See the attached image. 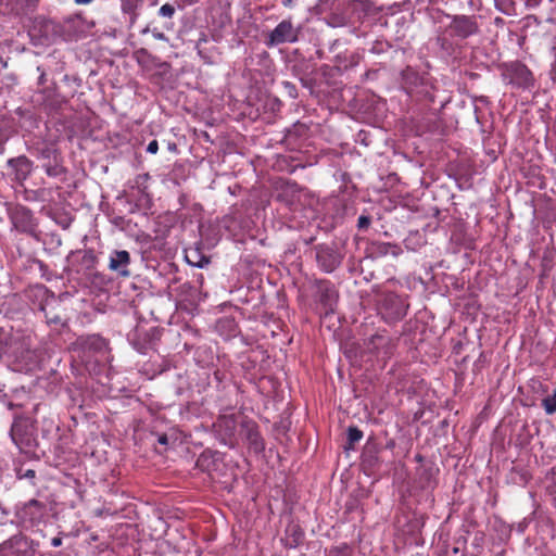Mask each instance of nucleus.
I'll return each instance as SVG.
<instances>
[{"mask_svg": "<svg viewBox=\"0 0 556 556\" xmlns=\"http://www.w3.org/2000/svg\"><path fill=\"white\" fill-rule=\"evenodd\" d=\"M39 544L33 539L18 533L0 544V556H36Z\"/></svg>", "mask_w": 556, "mask_h": 556, "instance_id": "obj_1", "label": "nucleus"}, {"mask_svg": "<svg viewBox=\"0 0 556 556\" xmlns=\"http://www.w3.org/2000/svg\"><path fill=\"white\" fill-rule=\"evenodd\" d=\"M301 28L293 25L290 18L282 20L264 39L267 48H274L283 43H295L299 41Z\"/></svg>", "mask_w": 556, "mask_h": 556, "instance_id": "obj_2", "label": "nucleus"}, {"mask_svg": "<svg viewBox=\"0 0 556 556\" xmlns=\"http://www.w3.org/2000/svg\"><path fill=\"white\" fill-rule=\"evenodd\" d=\"M46 505L37 500H29L22 506L16 507L15 517L18 525L24 529H30L43 521Z\"/></svg>", "mask_w": 556, "mask_h": 556, "instance_id": "obj_3", "label": "nucleus"}, {"mask_svg": "<svg viewBox=\"0 0 556 556\" xmlns=\"http://www.w3.org/2000/svg\"><path fill=\"white\" fill-rule=\"evenodd\" d=\"M450 20V24L446 27V31L450 36L459 39H466L479 31V25L477 17L473 15H451L446 14Z\"/></svg>", "mask_w": 556, "mask_h": 556, "instance_id": "obj_4", "label": "nucleus"}, {"mask_svg": "<svg viewBox=\"0 0 556 556\" xmlns=\"http://www.w3.org/2000/svg\"><path fill=\"white\" fill-rule=\"evenodd\" d=\"M503 79L515 88L527 89L533 85V77L529 68L515 62L506 66L503 72Z\"/></svg>", "mask_w": 556, "mask_h": 556, "instance_id": "obj_5", "label": "nucleus"}, {"mask_svg": "<svg viewBox=\"0 0 556 556\" xmlns=\"http://www.w3.org/2000/svg\"><path fill=\"white\" fill-rule=\"evenodd\" d=\"M407 307L401 296L390 293L382 301L381 314L388 323H395L406 315Z\"/></svg>", "mask_w": 556, "mask_h": 556, "instance_id": "obj_6", "label": "nucleus"}, {"mask_svg": "<svg viewBox=\"0 0 556 556\" xmlns=\"http://www.w3.org/2000/svg\"><path fill=\"white\" fill-rule=\"evenodd\" d=\"M316 261L318 266L326 273H332L342 262V256L338 250L328 244H318L315 247Z\"/></svg>", "mask_w": 556, "mask_h": 556, "instance_id": "obj_7", "label": "nucleus"}, {"mask_svg": "<svg viewBox=\"0 0 556 556\" xmlns=\"http://www.w3.org/2000/svg\"><path fill=\"white\" fill-rule=\"evenodd\" d=\"M366 348L368 352L376 354L382 359H387L392 355L395 344L390 336L377 333L368 340Z\"/></svg>", "mask_w": 556, "mask_h": 556, "instance_id": "obj_8", "label": "nucleus"}, {"mask_svg": "<svg viewBox=\"0 0 556 556\" xmlns=\"http://www.w3.org/2000/svg\"><path fill=\"white\" fill-rule=\"evenodd\" d=\"M236 418L233 416H222L215 422L216 432L225 445H232V438L236 433Z\"/></svg>", "mask_w": 556, "mask_h": 556, "instance_id": "obj_9", "label": "nucleus"}, {"mask_svg": "<svg viewBox=\"0 0 556 556\" xmlns=\"http://www.w3.org/2000/svg\"><path fill=\"white\" fill-rule=\"evenodd\" d=\"M130 254L125 250L113 251L110 255L109 269L118 273L123 277H129Z\"/></svg>", "mask_w": 556, "mask_h": 556, "instance_id": "obj_10", "label": "nucleus"}, {"mask_svg": "<svg viewBox=\"0 0 556 556\" xmlns=\"http://www.w3.org/2000/svg\"><path fill=\"white\" fill-rule=\"evenodd\" d=\"M8 165L13 169L14 178L18 182L26 180L33 169V162L25 155L10 159Z\"/></svg>", "mask_w": 556, "mask_h": 556, "instance_id": "obj_11", "label": "nucleus"}, {"mask_svg": "<svg viewBox=\"0 0 556 556\" xmlns=\"http://www.w3.org/2000/svg\"><path fill=\"white\" fill-rule=\"evenodd\" d=\"M12 220L14 227L22 232H30L36 226L31 212L26 207L17 208L12 216Z\"/></svg>", "mask_w": 556, "mask_h": 556, "instance_id": "obj_12", "label": "nucleus"}, {"mask_svg": "<svg viewBox=\"0 0 556 556\" xmlns=\"http://www.w3.org/2000/svg\"><path fill=\"white\" fill-rule=\"evenodd\" d=\"M76 344L83 350L91 352H101L106 349V341L99 334L79 337Z\"/></svg>", "mask_w": 556, "mask_h": 556, "instance_id": "obj_13", "label": "nucleus"}, {"mask_svg": "<svg viewBox=\"0 0 556 556\" xmlns=\"http://www.w3.org/2000/svg\"><path fill=\"white\" fill-rule=\"evenodd\" d=\"M46 174L49 177H60L66 173L65 167L62 165L61 159L47 161L42 165Z\"/></svg>", "mask_w": 556, "mask_h": 556, "instance_id": "obj_14", "label": "nucleus"}, {"mask_svg": "<svg viewBox=\"0 0 556 556\" xmlns=\"http://www.w3.org/2000/svg\"><path fill=\"white\" fill-rule=\"evenodd\" d=\"M38 157L46 162L61 159L58 150L52 144H45L42 148L38 149Z\"/></svg>", "mask_w": 556, "mask_h": 556, "instance_id": "obj_15", "label": "nucleus"}, {"mask_svg": "<svg viewBox=\"0 0 556 556\" xmlns=\"http://www.w3.org/2000/svg\"><path fill=\"white\" fill-rule=\"evenodd\" d=\"M363 432L356 427H350L348 429V446L345 448H353L354 444L361 441Z\"/></svg>", "mask_w": 556, "mask_h": 556, "instance_id": "obj_16", "label": "nucleus"}, {"mask_svg": "<svg viewBox=\"0 0 556 556\" xmlns=\"http://www.w3.org/2000/svg\"><path fill=\"white\" fill-rule=\"evenodd\" d=\"M45 317H46L47 324L50 326H54V327L64 326L63 317L56 312L45 309Z\"/></svg>", "mask_w": 556, "mask_h": 556, "instance_id": "obj_17", "label": "nucleus"}, {"mask_svg": "<svg viewBox=\"0 0 556 556\" xmlns=\"http://www.w3.org/2000/svg\"><path fill=\"white\" fill-rule=\"evenodd\" d=\"M542 406L547 415L556 413V388L552 395L542 400Z\"/></svg>", "mask_w": 556, "mask_h": 556, "instance_id": "obj_18", "label": "nucleus"}, {"mask_svg": "<svg viewBox=\"0 0 556 556\" xmlns=\"http://www.w3.org/2000/svg\"><path fill=\"white\" fill-rule=\"evenodd\" d=\"M248 439L250 441V444L253 445L256 451H261L264 448L260 433L255 429V427L250 428L249 433H248Z\"/></svg>", "mask_w": 556, "mask_h": 556, "instance_id": "obj_19", "label": "nucleus"}, {"mask_svg": "<svg viewBox=\"0 0 556 556\" xmlns=\"http://www.w3.org/2000/svg\"><path fill=\"white\" fill-rule=\"evenodd\" d=\"M156 441L160 445L164 446V451H166L174 445L176 437L168 433H159L156 434Z\"/></svg>", "mask_w": 556, "mask_h": 556, "instance_id": "obj_20", "label": "nucleus"}, {"mask_svg": "<svg viewBox=\"0 0 556 556\" xmlns=\"http://www.w3.org/2000/svg\"><path fill=\"white\" fill-rule=\"evenodd\" d=\"M121 2L124 13H132L138 8L140 0H121Z\"/></svg>", "mask_w": 556, "mask_h": 556, "instance_id": "obj_21", "label": "nucleus"}, {"mask_svg": "<svg viewBox=\"0 0 556 556\" xmlns=\"http://www.w3.org/2000/svg\"><path fill=\"white\" fill-rule=\"evenodd\" d=\"M159 14L162 17L170 18L175 14V8L169 3H165L160 8Z\"/></svg>", "mask_w": 556, "mask_h": 556, "instance_id": "obj_22", "label": "nucleus"}, {"mask_svg": "<svg viewBox=\"0 0 556 556\" xmlns=\"http://www.w3.org/2000/svg\"><path fill=\"white\" fill-rule=\"evenodd\" d=\"M380 253L388 254L391 253L393 256H397L400 253V249L390 243H384L380 247Z\"/></svg>", "mask_w": 556, "mask_h": 556, "instance_id": "obj_23", "label": "nucleus"}, {"mask_svg": "<svg viewBox=\"0 0 556 556\" xmlns=\"http://www.w3.org/2000/svg\"><path fill=\"white\" fill-rule=\"evenodd\" d=\"M370 225V217L366 215H361L357 220V227L361 230L367 229Z\"/></svg>", "mask_w": 556, "mask_h": 556, "instance_id": "obj_24", "label": "nucleus"}, {"mask_svg": "<svg viewBox=\"0 0 556 556\" xmlns=\"http://www.w3.org/2000/svg\"><path fill=\"white\" fill-rule=\"evenodd\" d=\"M387 45L381 41H376L372 47L370 48V51L375 54H379L384 52Z\"/></svg>", "mask_w": 556, "mask_h": 556, "instance_id": "obj_25", "label": "nucleus"}, {"mask_svg": "<svg viewBox=\"0 0 556 556\" xmlns=\"http://www.w3.org/2000/svg\"><path fill=\"white\" fill-rule=\"evenodd\" d=\"M159 151V143L157 140H152L147 146V152L151 154H155Z\"/></svg>", "mask_w": 556, "mask_h": 556, "instance_id": "obj_26", "label": "nucleus"}, {"mask_svg": "<svg viewBox=\"0 0 556 556\" xmlns=\"http://www.w3.org/2000/svg\"><path fill=\"white\" fill-rule=\"evenodd\" d=\"M152 36L156 39V40H162V41H168V38L166 37V35L160 30H157L156 28L152 29Z\"/></svg>", "mask_w": 556, "mask_h": 556, "instance_id": "obj_27", "label": "nucleus"}, {"mask_svg": "<svg viewBox=\"0 0 556 556\" xmlns=\"http://www.w3.org/2000/svg\"><path fill=\"white\" fill-rule=\"evenodd\" d=\"M186 260L189 264L193 265V266H198V267H203V264L201 263V261H194L191 258L190 254H187L186 255Z\"/></svg>", "mask_w": 556, "mask_h": 556, "instance_id": "obj_28", "label": "nucleus"}, {"mask_svg": "<svg viewBox=\"0 0 556 556\" xmlns=\"http://www.w3.org/2000/svg\"><path fill=\"white\" fill-rule=\"evenodd\" d=\"M61 544H62V539L61 538H53L51 540V545L53 547H59Z\"/></svg>", "mask_w": 556, "mask_h": 556, "instance_id": "obj_29", "label": "nucleus"}, {"mask_svg": "<svg viewBox=\"0 0 556 556\" xmlns=\"http://www.w3.org/2000/svg\"><path fill=\"white\" fill-rule=\"evenodd\" d=\"M184 7L195 4L199 0H179Z\"/></svg>", "mask_w": 556, "mask_h": 556, "instance_id": "obj_30", "label": "nucleus"}, {"mask_svg": "<svg viewBox=\"0 0 556 556\" xmlns=\"http://www.w3.org/2000/svg\"><path fill=\"white\" fill-rule=\"evenodd\" d=\"M295 0H283L282 5L286 8H292L294 5Z\"/></svg>", "mask_w": 556, "mask_h": 556, "instance_id": "obj_31", "label": "nucleus"}, {"mask_svg": "<svg viewBox=\"0 0 556 556\" xmlns=\"http://www.w3.org/2000/svg\"><path fill=\"white\" fill-rule=\"evenodd\" d=\"M26 478H34L35 477V471L33 469H28L25 475H24Z\"/></svg>", "mask_w": 556, "mask_h": 556, "instance_id": "obj_32", "label": "nucleus"}, {"mask_svg": "<svg viewBox=\"0 0 556 556\" xmlns=\"http://www.w3.org/2000/svg\"><path fill=\"white\" fill-rule=\"evenodd\" d=\"M93 0H75V3L76 4H89Z\"/></svg>", "mask_w": 556, "mask_h": 556, "instance_id": "obj_33", "label": "nucleus"}, {"mask_svg": "<svg viewBox=\"0 0 556 556\" xmlns=\"http://www.w3.org/2000/svg\"><path fill=\"white\" fill-rule=\"evenodd\" d=\"M206 458H207L206 454H205V453H203V454L201 455V457L199 458V460H198V462H199V464H201V465H202V464H203V462H205V460H206Z\"/></svg>", "mask_w": 556, "mask_h": 556, "instance_id": "obj_34", "label": "nucleus"}, {"mask_svg": "<svg viewBox=\"0 0 556 556\" xmlns=\"http://www.w3.org/2000/svg\"><path fill=\"white\" fill-rule=\"evenodd\" d=\"M150 31H151V30H150V27H149V26H147L146 28H143V29L141 30V34H142V35H144V34H148V33H150Z\"/></svg>", "mask_w": 556, "mask_h": 556, "instance_id": "obj_35", "label": "nucleus"}]
</instances>
